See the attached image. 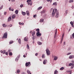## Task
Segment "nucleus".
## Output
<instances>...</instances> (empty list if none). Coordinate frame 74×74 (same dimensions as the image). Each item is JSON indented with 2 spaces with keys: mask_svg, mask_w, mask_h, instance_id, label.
Segmentation results:
<instances>
[{
  "mask_svg": "<svg viewBox=\"0 0 74 74\" xmlns=\"http://www.w3.org/2000/svg\"><path fill=\"white\" fill-rule=\"evenodd\" d=\"M55 13L56 14V17L58 18V15H59V12L57 11V9H55V10L54 9L53 10L51 14V16L52 17L54 16Z\"/></svg>",
  "mask_w": 74,
  "mask_h": 74,
  "instance_id": "obj_1",
  "label": "nucleus"
},
{
  "mask_svg": "<svg viewBox=\"0 0 74 74\" xmlns=\"http://www.w3.org/2000/svg\"><path fill=\"white\" fill-rule=\"evenodd\" d=\"M7 36H8V35L7 34V32L5 33L2 37V38L3 39H4V38H7Z\"/></svg>",
  "mask_w": 74,
  "mask_h": 74,
  "instance_id": "obj_2",
  "label": "nucleus"
},
{
  "mask_svg": "<svg viewBox=\"0 0 74 74\" xmlns=\"http://www.w3.org/2000/svg\"><path fill=\"white\" fill-rule=\"evenodd\" d=\"M46 53L47 54V56H49L50 54H51V53L50 52V51L49 50V49H46Z\"/></svg>",
  "mask_w": 74,
  "mask_h": 74,
  "instance_id": "obj_3",
  "label": "nucleus"
},
{
  "mask_svg": "<svg viewBox=\"0 0 74 74\" xmlns=\"http://www.w3.org/2000/svg\"><path fill=\"white\" fill-rule=\"evenodd\" d=\"M31 1H32V0H27V3H28V5H32V2L29 3V2H30Z\"/></svg>",
  "mask_w": 74,
  "mask_h": 74,
  "instance_id": "obj_4",
  "label": "nucleus"
},
{
  "mask_svg": "<svg viewBox=\"0 0 74 74\" xmlns=\"http://www.w3.org/2000/svg\"><path fill=\"white\" fill-rule=\"evenodd\" d=\"M30 65V62H26L25 63V66L26 67H28Z\"/></svg>",
  "mask_w": 74,
  "mask_h": 74,
  "instance_id": "obj_5",
  "label": "nucleus"
},
{
  "mask_svg": "<svg viewBox=\"0 0 74 74\" xmlns=\"http://www.w3.org/2000/svg\"><path fill=\"white\" fill-rule=\"evenodd\" d=\"M36 34L37 35V36H39V37L41 36V34L40 33V32H37Z\"/></svg>",
  "mask_w": 74,
  "mask_h": 74,
  "instance_id": "obj_6",
  "label": "nucleus"
},
{
  "mask_svg": "<svg viewBox=\"0 0 74 74\" xmlns=\"http://www.w3.org/2000/svg\"><path fill=\"white\" fill-rule=\"evenodd\" d=\"M54 58V60H56L57 59H58V57L56 56H53Z\"/></svg>",
  "mask_w": 74,
  "mask_h": 74,
  "instance_id": "obj_7",
  "label": "nucleus"
},
{
  "mask_svg": "<svg viewBox=\"0 0 74 74\" xmlns=\"http://www.w3.org/2000/svg\"><path fill=\"white\" fill-rule=\"evenodd\" d=\"M57 33V29H56L55 30V34L54 35V38H56V34Z\"/></svg>",
  "mask_w": 74,
  "mask_h": 74,
  "instance_id": "obj_8",
  "label": "nucleus"
},
{
  "mask_svg": "<svg viewBox=\"0 0 74 74\" xmlns=\"http://www.w3.org/2000/svg\"><path fill=\"white\" fill-rule=\"evenodd\" d=\"M74 58V55H71L70 56H69V59H73V58Z\"/></svg>",
  "mask_w": 74,
  "mask_h": 74,
  "instance_id": "obj_9",
  "label": "nucleus"
},
{
  "mask_svg": "<svg viewBox=\"0 0 74 74\" xmlns=\"http://www.w3.org/2000/svg\"><path fill=\"white\" fill-rule=\"evenodd\" d=\"M47 60H44L43 63L44 64H45L47 63Z\"/></svg>",
  "mask_w": 74,
  "mask_h": 74,
  "instance_id": "obj_10",
  "label": "nucleus"
},
{
  "mask_svg": "<svg viewBox=\"0 0 74 74\" xmlns=\"http://www.w3.org/2000/svg\"><path fill=\"white\" fill-rule=\"evenodd\" d=\"M73 66H71V69H73V68H74V61H73Z\"/></svg>",
  "mask_w": 74,
  "mask_h": 74,
  "instance_id": "obj_11",
  "label": "nucleus"
},
{
  "mask_svg": "<svg viewBox=\"0 0 74 74\" xmlns=\"http://www.w3.org/2000/svg\"><path fill=\"white\" fill-rule=\"evenodd\" d=\"M5 52H6V51L5 50H3V51L2 50H1V53H5Z\"/></svg>",
  "mask_w": 74,
  "mask_h": 74,
  "instance_id": "obj_12",
  "label": "nucleus"
},
{
  "mask_svg": "<svg viewBox=\"0 0 74 74\" xmlns=\"http://www.w3.org/2000/svg\"><path fill=\"white\" fill-rule=\"evenodd\" d=\"M12 18L11 17H10L8 18V22H9V21H11V19H12Z\"/></svg>",
  "mask_w": 74,
  "mask_h": 74,
  "instance_id": "obj_13",
  "label": "nucleus"
},
{
  "mask_svg": "<svg viewBox=\"0 0 74 74\" xmlns=\"http://www.w3.org/2000/svg\"><path fill=\"white\" fill-rule=\"evenodd\" d=\"M18 42L19 43V44H21V39H19L18 40Z\"/></svg>",
  "mask_w": 74,
  "mask_h": 74,
  "instance_id": "obj_14",
  "label": "nucleus"
},
{
  "mask_svg": "<svg viewBox=\"0 0 74 74\" xmlns=\"http://www.w3.org/2000/svg\"><path fill=\"white\" fill-rule=\"evenodd\" d=\"M57 73H58V71L57 70H56L54 72V74H57Z\"/></svg>",
  "mask_w": 74,
  "mask_h": 74,
  "instance_id": "obj_15",
  "label": "nucleus"
},
{
  "mask_svg": "<svg viewBox=\"0 0 74 74\" xmlns=\"http://www.w3.org/2000/svg\"><path fill=\"white\" fill-rule=\"evenodd\" d=\"M21 13L23 15H24V16L26 15V13L24 12H22Z\"/></svg>",
  "mask_w": 74,
  "mask_h": 74,
  "instance_id": "obj_16",
  "label": "nucleus"
},
{
  "mask_svg": "<svg viewBox=\"0 0 74 74\" xmlns=\"http://www.w3.org/2000/svg\"><path fill=\"white\" fill-rule=\"evenodd\" d=\"M26 14L28 16H29V11H26Z\"/></svg>",
  "mask_w": 74,
  "mask_h": 74,
  "instance_id": "obj_17",
  "label": "nucleus"
},
{
  "mask_svg": "<svg viewBox=\"0 0 74 74\" xmlns=\"http://www.w3.org/2000/svg\"><path fill=\"white\" fill-rule=\"evenodd\" d=\"M16 17V15L14 14L12 16V18L13 19H14V18H15Z\"/></svg>",
  "mask_w": 74,
  "mask_h": 74,
  "instance_id": "obj_18",
  "label": "nucleus"
},
{
  "mask_svg": "<svg viewBox=\"0 0 74 74\" xmlns=\"http://www.w3.org/2000/svg\"><path fill=\"white\" fill-rule=\"evenodd\" d=\"M27 73L28 74H32V73H30V71L29 70H27Z\"/></svg>",
  "mask_w": 74,
  "mask_h": 74,
  "instance_id": "obj_19",
  "label": "nucleus"
},
{
  "mask_svg": "<svg viewBox=\"0 0 74 74\" xmlns=\"http://www.w3.org/2000/svg\"><path fill=\"white\" fill-rule=\"evenodd\" d=\"M42 8V6H40V7H39L38 8L37 10H41V8Z\"/></svg>",
  "mask_w": 74,
  "mask_h": 74,
  "instance_id": "obj_20",
  "label": "nucleus"
},
{
  "mask_svg": "<svg viewBox=\"0 0 74 74\" xmlns=\"http://www.w3.org/2000/svg\"><path fill=\"white\" fill-rule=\"evenodd\" d=\"M38 45H42V43L40 42H38Z\"/></svg>",
  "mask_w": 74,
  "mask_h": 74,
  "instance_id": "obj_21",
  "label": "nucleus"
},
{
  "mask_svg": "<svg viewBox=\"0 0 74 74\" xmlns=\"http://www.w3.org/2000/svg\"><path fill=\"white\" fill-rule=\"evenodd\" d=\"M2 26L4 27H7V25H5V24H3Z\"/></svg>",
  "mask_w": 74,
  "mask_h": 74,
  "instance_id": "obj_22",
  "label": "nucleus"
},
{
  "mask_svg": "<svg viewBox=\"0 0 74 74\" xmlns=\"http://www.w3.org/2000/svg\"><path fill=\"white\" fill-rule=\"evenodd\" d=\"M18 10H16L15 11V13L16 14H18Z\"/></svg>",
  "mask_w": 74,
  "mask_h": 74,
  "instance_id": "obj_23",
  "label": "nucleus"
},
{
  "mask_svg": "<svg viewBox=\"0 0 74 74\" xmlns=\"http://www.w3.org/2000/svg\"><path fill=\"white\" fill-rule=\"evenodd\" d=\"M24 40L25 41H27V38H26V37L24 38Z\"/></svg>",
  "mask_w": 74,
  "mask_h": 74,
  "instance_id": "obj_24",
  "label": "nucleus"
},
{
  "mask_svg": "<svg viewBox=\"0 0 74 74\" xmlns=\"http://www.w3.org/2000/svg\"><path fill=\"white\" fill-rule=\"evenodd\" d=\"M53 5H57V3L56 2H54L53 4Z\"/></svg>",
  "mask_w": 74,
  "mask_h": 74,
  "instance_id": "obj_25",
  "label": "nucleus"
},
{
  "mask_svg": "<svg viewBox=\"0 0 74 74\" xmlns=\"http://www.w3.org/2000/svg\"><path fill=\"white\" fill-rule=\"evenodd\" d=\"M44 20L43 19H41L40 20V22H44Z\"/></svg>",
  "mask_w": 74,
  "mask_h": 74,
  "instance_id": "obj_26",
  "label": "nucleus"
},
{
  "mask_svg": "<svg viewBox=\"0 0 74 74\" xmlns=\"http://www.w3.org/2000/svg\"><path fill=\"white\" fill-rule=\"evenodd\" d=\"M64 70V67H62L60 68V70H61V71H62V70Z\"/></svg>",
  "mask_w": 74,
  "mask_h": 74,
  "instance_id": "obj_27",
  "label": "nucleus"
},
{
  "mask_svg": "<svg viewBox=\"0 0 74 74\" xmlns=\"http://www.w3.org/2000/svg\"><path fill=\"white\" fill-rule=\"evenodd\" d=\"M32 36H34V35L35 34V31L33 32L32 33Z\"/></svg>",
  "mask_w": 74,
  "mask_h": 74,
  "instance_id": "obj_28",
  "label": "nucleus"
},
{
  "mask_svg": "<svg viewBox=\"0 0 74 74\" xmlns=\"http://www.w3.org/2000/svg\"><path fill=\"white\" fill-rule=\"evenodd\" d=\"M9 55L10 56H12V52H10L9 53Z\"/></svg>",
  "mask_w": 74,
  "mask_h": 74,
  "instance_id": "obj_29",
  "label": "nucleus"
},
{
  "mask_svg": "<svg viewBox=\"0 0 74 74\" xmlns=\"http://www.w3.org/2000/svg\"><path fill=\"white\" fill-rule=\"evenodd\" d=\"M73 63H70L69 64V66H73Z\"/></svg>",
  "mask_w": 74,
  "mask_h": 74,
  "instance_id": "obj_30",
  "label": "nucleus"
},
{
  "mask_svg": "<svg viewBox=\"0 0 74 74\" xmlns=\"http://www.w3.org/2000/svg\"><path fill=\"white\" fill-rule=\"evenodd\" d=\"M45 54H42V58H45Z\"/></svg>",
  "mask_w": 74,
  "mask_h": 74,
  "instance_id": "obj_31",
  "label": "nucleus"
},
{
  "mask_svg": "<svg viewBox=\"0 0 74 74\" xmlns=\"http://www.w3.org/2000/svg\"><path fill=\"white\" fill-rule=\"evenodd\" d=\"M20 72H21V71H20V70H17V73H20Z\"/></svg>",
  "mask_w": 74,
  "mask_h": 74,
  "instance_id": "obj_32",
  "label": "nucleus"
},
{
  "mask_svg": "<svg viewBox=\"0 0 74 74\" xmlns=\"http://www.w3.org/2000/svg\"><path fill=\"white\" fill-rule=\"evenodd\" d=\"M67 73H71V70H69L67 71Z\"/></svg>",
  "mask_w": 74,
  "mask_h": 74,
  "instance_id": "obj_33",
  "label": "nucleus"
},
{
  "mask_svg": "<svg viewBox=\"0 0 74 74\" xmlns=\"http://www.w3.org/2000/svg\"><path fill=\"white\" fill-rule=\"evenodd\" d=\"M27 48L28 49H29V46L28 44H27Z\"/></svg>",
  "mask_w": 74,
  "mask_h": 74,
  "instance_id": "obj_34",
  "label": "nucleus"
},
{
  "mask_svg": "<svg viewBox=\"0 0 74 74\" xmlns=\"http://www.w3.org/2000/svg\"><path fill=\"white\" fill-rule=\"evenodd\" d=\"M73 0H70L69 1V3H73Z\"/></svg>",
  "mask_w": 74,
  "mask_h": 74,
  "instance_id": "obj_35",
  "label": "nucleus"
},
{
  "mask_svg": "<svg viewBox=\"0 0 74 74\" xmlns=\"http://www.w3.org/2000/svg\"><path fill=\"white\" fill-rule=\"evenodd\" d=\"M45 13V11H44V10H43L41 12V14H42V13Z\"/></svg>",
  "mask_w": 74,
  "mask_h": 74,
  "instance_id": "obj_36",
  "label": "nucleus"
},
{
  "mask_svg": "<svg viewBox=\"0 0 74 74\" xmlns=\"http://www.w3.org/2000/svg\"><path fill=\"white\" fill-rule=\"evenodd\" d=\"M36 31L37 32H40V29H36Z\"/></svg>",
  "mask_w": 74,
  "mask_h": 74,
  "instance_id": "obj_37",
  "label": "nucleus"
},
{
  "mask_svg": "<svg viewBox=\"0 0 74 74\" xmlns=\"http://www.w3.org/2000/svg\"><path fill=\"white\" fill-rule=\"evenodd\" d=\"M14 42H13V41H10V42L9 43L10 44H12V43H13Z\"/></svg>",
  "mask_w": 74,
  "mask_h": 74,
  "instance_id": "obj_38",
  "label": "nucleus"
},
{
  "mask_svg": "<svg viewBox=\"0 0 74 74\" xmlns=\"http://www.w3.org/2000/svg\"><path fill=\"white\" fill-rule=\"evenodd\" d=\"M3 5H2L1 6V7H0V10H1V9H2V8H3Z\"/></svg>",
  "mask_w": 74,
  "mask_h": 74,
  "instance_id": "obj_39",
  "label": "nucleus"
},
{
  "mask_svg": "<svg viewBox=\"0 0 74 74\" xmlns=\"http://www.w3.org/2000/svg\"><path fill=\"white\" fill-rule=\"evenodd\" d=\"M33 17H34V18H36V17H37V15H34Z\"/></svg>",
  "mask_w": 74,
  "mask_h": 74,
  "instance_id": "obj_40",
  "label": "nucleus"
},
{
  "mask_svg": "<svg viewBox=\"0 0 74 74\" xmlns=\"http://www.w3.org/2000/svg\"><path fill=\"white\" fill-rule=\"evenodd\" d=\"M71 52L68 53H67V55H70V54H71Z\"/></svg>",
  "mask_w": 74,
  "mask_h": 74,
  "instance_id": "obj_41",
  "label": "nucleus"
},
{
  "mask_svg": "<svg viewBox=\"0 0 74 74\" xmlns=\"http://www.w3.org/2000/svg\"><path fill=\"white\" fill-rule=\"evenodd\" d=\"M23 5H20V7L21 8H22V7H23Z\"/></svg>",
  "mask_w": 74,
  "mask_h": 74,
  "instance_id": "obj_42",
  "label": "nucleus"
},
{
  "mask_svg": "<svg viewBox=\"0 0 74 74\" xmlns=\"http://www.w3.org/2000/svg\"><path fill=\"white\" fill-rule=\"evenodd\" d=\"M18 58H16L15 59V61H16V62H17V61H18Z\"/></svg>",
  "mask_w": 74,
  "mask_h": 74,
  "instance_id": "obj_43",
  "label": "nucleus"
},
{
  "mask_svg": "<svg viewBox=\"0 0 74 74\" xmlns=\"http://www.w3.org/2000/svg\"><path fill=\"white\" fill-rule=\"evenodd\" d=\"M47 1H48V2H49V1H52V0H47Z\"/></svg>",
  "mask_w": 74,
  "mask_h": 74,
  "instance_id": "obj_44",
  "label": "nucleus"
},
{
  "mask_svg": "<svg viewBox=\"0 0 74 74\" xmlns=\"http://www.w3.org/2000/svg\"><path fill=\"white\" fill-rule=\"evenodd\" d=\"M70 24H71V25L73 24V21H71V22H70Z\"/></svg>",
  "mask_w": 74,
  "mask_h": 74,
  "instance_id": "obj_45",
  "label": "nucleus"
},
{
  "mask_svg": "<svg viewBox=\"0 0 74 74\" xmlns=\"http://www.w3.org/2000/svg\"><path fill=\"white\" fill-rule=\"evenodd\" d=\"M71 49V48L69 47L68 49V51H70V50Z\"/></svg>",
  "mask_w": 74,
  "mask_h": 74,
  "instance_id": "obj_46",
  "label": "nucleus"
},
{
  "mask_svg": "<svg viewBox=\"0 0 74 74\" xmlns=\"http://www.w3.org/2000/svg\"><path fill=\"white\" fill-rule=\"evenodd\" d=\"M72 36L73 37V38H74V33L73 34Z\"/></svg>",
  "mask_w": 74,
  "mask_h": 74,
  "instance_id": "obj_47",
  "label": "nucleus"
},
{
  "mask_svg": "<svg viewBox=\"0 0 74 74\" xmlns=\"http://www.w3.org/2000/svg\"><path fill=\"white\" fill-rule=\"evenodd\" d=\"M4 14L5 15H6V14H7V12H4Z\"/></svg>",
  "mask_w": 74,
  "mask_h": 74,
  "instance_id": "obj_48",
  "label": "nucleus"
},
{
  "mask_svg": "<svg viewBox=\"0 0 74 74\" xmlns=\"http://www.w3.org/2000/svg\"><path fill=\"white\" fill-rule=\"evenodd\" d=\"M12 24H10V25H9V26L10 27H12Z\"/></svg>",
  "mask_w": 74,
  "mask_h": 74,
  "instance_id": "obj_49",
  "label": "nucleus"
},
{
  "mask_svg": "<svg viewBox=\"0 0 74 74\" xmlns=\"http://www.w3.org/2000/svg\"><path fill=\"white\" fill-rule=\"evenodd\" d=\"M9 10L10 11H11V8H9Z\"/></svg>",
  "mask_w": 74,
  "mask_h": 74,
  "instance_id": "obj_50",
  "label": "nucleus"
},
{
  "mask_svg": "<svg viewBox=\"0 0 74 74\" xmlns=\"http://www.w3.org/2000/svg\"><path fill=\"white\" fill-rule=\"evenodd\" d=\"M71 25L72 27H74V25L73 24H72Z\"/></svg>",
  "mask_w": 74,
  "mask_h": 74,
  "instance_id": "obj_51",
  "label": "nucleus"
},
{
  "mask_svg": "<svg viewBox=\"0 0 74 74\" xmlns=\"http://www.w3.org/2000/svg\"><path fill=\"white\" fill-rule=\"evenodd\" d=\"M21 74H25V73L24 72H22L21 73Z\"/></svg>",
  "mask_w": 74,
  "mask_h": 74,
  "instance_id": "obj_52",
  "label": "nucleus"
},
{
  "mask_svg": "<svg viewBox=\"0 0 74 74\" xmlns=\"http://www.w3.org/2000/svg\"><path fill=\"white\" fill-rule=\"evenodd\" d=\"M38 55V53H36L35 54V56H37Z\"/></svg>",
  "mask_w": 74,
  "mask_h": 74,
  "instance_id": "obj_53",
  "label": "nucleus"
},
{
  "mask_svg": "<svg viewBox=\"0 0 74 74\" xmlns=\"http://www.w3.org/2000/svg\"><path fill=\"white\" fill-rule=\"evenodd\" d=\"M11 50L9 49L8 50V52H11Z\"/></svg>",
  "mask_w": 74,
  "mask_h": 74,
  "instance_id": "obj_54",
  "label": "nucleus"
},
{
  "mask_svg": "<svg viewBox=\"0 0 74 74\" xmlns=\"http://www.w3.org/2000/svg\"><path fill=\"white\" fill-rule=\"evenodd\" d=\"M11 1L12 2H15V0H11Z\"/></svg>",
  "mask_w": 74,
  "mask_h": 74,
  "instance_id": "obj_55",
  "label": "nucleus"
},
{
  "mask_svg": "<svg viewBox=\"0 0 74 74\" xmlns=\"http://www.w3.org/2000/svg\"><path fill=\"white\" fill-rule=\"evenodd\" d=\"M5 54H6V55H8V52H6L5 53Z\"/></svg>",
  "mask_w": 74,
  "mask_h": 74,
  "instance_id": "obj_56",
  "label": "nucleus"
},
{
  "mask_svg": "<svg viewBox=\"0 0 74 74\" xmlns=\"http://www.w3.org/2000/svg\"><path fill=\"white\" fill-rule=\"evenodd\" d=\"M63 38H62L61 40V42H62V41H63Z\"/></svg>",
  "mask_w": 74,
  "mask_h": 74,
  "instance_id": "obj_57",
  "label": "nucleus"
},
{
  "mask_svg": "<svg viewBox=\"0 0 74 74\" xmlns=\"http://www.w3.org/2000/svg\"><path fill=\"white\" fill-rule=\"evenodd\" d=\"M23 57L24 58H26V56L25 55H24Z\"/></svg>",
  "mask_w": 74,
  "mask_h": 74,
  "instance_id": "obj_58",
  "label": "nucleus"
},
{
  "mask_svg": "<svg viewBox=\"0 0 74 74\" xmlns=\"http://www.w3.org/2000/svg\"><path fill=\"white\" fill-rule=\"evenodd\" d=\"M22 23L21 22H19V25H21Z\"/></svg>",
  "mask_w": 74,
  "mask_h": 74,
  "instance_id": "obj_59",
  "label": "nucleus"
},
{
  "mask_svg": "<svg viewBox=\"0 0 74 74\" xmlns=\"http://www.w3.org/2000/svg\"><path fill=\"white\" fill-rule=\"evenodd\" d=\"M11 10L12 11H14V9H12Z\"/></svg>",
  "mask_w": 74,
  "mask_h": 74,
  "instance_id": "obj_60",
  "label": "nucleus"
},
{
  "mask_svg": "<svg viewBox=\"0 0 74 74\" xmlns=\"http://www.w3.org/2000/svg\"><path fill=\"white\" fill-rule=\"evenodd\" d=\"M21 25H24V23H21Z\"/></svg>",
  "mask_w": 74,
  "mask_h": 74,
  "instance_id": "obj_61",
  "label": "nucleus"
},
{
  "mask_svg": "<svg viewBox=\"0 0 74 74\" xmlns=\"http://www.w3.org/2000/svg\"><path fill=\"white\" fill-rule=\"evenodd\" d=\"M64 45H65V44H66V42H64Z\"/></svg>",
  "mask_w": 74,
  "mask_h": 74,
  "instance_id": "obj_62",
  "label": "nucleus"
},
{
  "mask_svg": "<svg viewBox=\"0 0 74 74\" xmlns=\"http://www.w3.org/2000/svg\"><path fill=\"white\" fill-rule=\"evenodd\" d=\"M63 37H64V35L63 34H62V38H63Z\"/></svg>",
  "mask_w": 74,
  "mask_h": 74,
  "instance_id": "obj_63",
  "label": "nucleus"
},
{
  "mask_svg": "<svg viewBox=\"0 0 74 74\" xmlns=\"http://www.w3.org/2000/svg\"><path fill=\"white\" fill-rule=\"evenodd\" d=\"M72 8L73 9L74 8V6H72Z\"/></svg>",
  "mask_w": 74,
  "mask_h": 74,
  "instance_id": "obj_64",
  "label": "nucleus"
}]
</instances>
